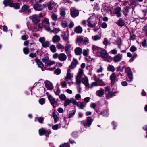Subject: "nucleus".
<instances>
[{
    "mask_svg": "<svg viewBox=\"0 0 147 147\" xmlns=\"http://www.w3.org/2000/svg\"><path fill=\"white\" fill-rule=\"evenodd\" d=\"M92 121L93 120L90 117H88L86 120L81 121V123L85 128H87L90 127Z\"/></svg>",
    "mask_w": 147,
    "mask_h": 147,
    "instance_id": "f257e3e1",
    "label": "nucleus"
},
{
    "mask_svg": "<svg viewBox=\"0 0 147 147\" xmlns=\"http://www.w3.org/2000/svg\"><path fill=\"white\" fill-rule=\"evenodd\" d=\"M88 26L90 27H94L97 24L95 18L93 16H90L88 21Z\"/></svg>",
    "mask_w": 147,
    "mask_h": 147,
    "instance_id": "f03ea898",
    "label": "nucleus"
},
{
    "mask_svg": "<svg viewBox=\"0 0 147 147\" xmlns=\"http://www.w3.org/2000/svg\"><path fill=\"white\" fill-rule=\"evenodd\" d=\"M83 75V70L80 68L79 69L78 74L76 77V84H81V78Z\"/></svg>",
    "mask_w": 147,
    "mask_h": 147,
    "instance_id": "7ed1b4c3",
    "label": "nucleus"
},
{
    "mask_svg": "<svg viewBox=\"0 0 147 147\" xmlns=\"http://www.w3.org/2000/svg\"><path fill=\"white\" fill-rule=\"evenodd\" d=\"M110 88L109 86H107L105 88V91L107 99H109L112 97L114 95V93L111 91H110Z\"/></svg>",
    "mask_w": 147,
    "mask_h": 147,
    "instance_id": "20e7f679",
    "label": "nucleus"
},
{
    "mask_svg": "<svg viewBox=\"0 0 147 147\" xmlns=\"http://www.w3.org/2000/svg\"><path fill=\"white\" fill-rule=\"evenodd\" d=\"M45 41L44 37H41L39 39V41L42 44V46L44 48H47L49 47L50 43L48 41Z\"/></svg>",
    "mask_w": 147,
    "mask_h": 147,
    "instance_id": "39448f33",
    "label": "nucleus"
},
{
    "mask_svg": "<svg viewBox=\"0 0 147 147\" xmlns=\"http://www.w3.org/2000/svg\"><path fill=\"white\" fill-rule=\"evenodd\" d=\"M42 22L45 30L48 31H50L51 29L50 27V23L49 19L47 18L44 19L42 21Z\"/></svg>",
    "mask_w": 147,
    "mask_h": 147,
    "instance_id": "423d86ee",
    "label": "nucleus"
},
{
    "mask_svg": "<svg viewBox=\"0 0 147 147\" xmlns=\"http://www.w3.org/2000/svg\"><path fill=\"white\" fill-rule=\"evenodd\" d=\"M125 71L127 74V76L129 79H130V81L133 80V73L131 68L128 67L125 68Z\"/></svg>",
    "mask_w": 147,
    "mask_h": 147,
    "instance_id": "0eeeda50",
    "label": "nucleus"
},
{
    "mask_svg": "<svg viewBox=\"0 0 147 147\" xmlns=\"http://www.w3.org/2000/svg\"><path fill=\"white\" fill-rule=\"evenodd\" d=\"M73 77V74L71 73V69L68 68L67 70L66 76L64 78V80L67 81L69 80H71Z\"/></svg>",
    "mask_w": 147,
    "mask_h": 147,
    "instance_id": "6e6552de",
    "label": "nucleus"
},
{
    "mask_svg": "<svg viewBox=\"0 0 147 147\" xmlns=\"http://www.w3.org/2000/svg\"><path fill=\"white\" fill-rule=\"evenodd\" d=\"M30 18L31 19L32 22L34 23L39 22L40 20V18L38 15L34 14L30 17Z\"/></svg>",
    "mask_w": 147,
    "mask_h": 147,
    "instance_id": "1a4fd4ad",
    "label": "nucleus"
},
{
    "mask_svg": "<svg viewBox=\"0 0 147 147\" xmlns=\"http://www.w3.org/2000/svg\"><path fill=\"white\" fill-rule=\"evenodd\" d=\"M78 63L77 60L76 59L74 58L68 68L71 69H74L76 67Z\"/></svg>",
    "mask_w": 147,
    "mask_h": 147,
    "instance_id": "9d476101",
    "label": "nucleus"
},
{
    "mask_svg": "<svg viewBox=\"0 0 147 147\" xmlns=\"http://www.w3.org/2000/svg\"><path fill=\"white\" fill-rule=\"evenodd\" d=\"M45 82V86L47 89L51 90L53 89V85L48 80H46Z\"/></svg>",
    "mask_w": 147,
    "mask_h": 147,
    "instance_id": "9b49d317",
    "label": "nucleus"
},
{
    "mask_svg": "<svg viewBox=\"0 0 147 147\" xmlns=\"http://www.w3.org/2000/svg\"><path fill=\"white\" fill-rule=\"evenodd\" d=\"M82 82L86 87L88 88L89 84L88 82V80L87 77L85 76L82 78Z\"/></svg>",
    "mask_w": 147,
    "mask_h": 147,
    "instance_id": "f8f14e48",
    "label": "nucleus"
},
{
    "mask_svg": "<svg viewBox=\"0 0 147 147\" xmlns=\"http://www.w3.org/2000/svg\"><path fill=\"white\" fill-rule=\"evenodd\" d=\"M33 8L35 10L40 11L42 10L43 7L42 5L41 4H36L34 5L33 6Z\"/></svg>",
    "mask_w": 147,
    "mask_h": 147,
    "instance_id": "ddd939ff",
    "label": "nucleus"
},
{
    "mask_svg": "<svg viewBox=\"0 0 147 147\" xmlns=\"http://www.w3.org/2000/svg\"><path fill=\"white\" fill-rule=\"evenodd\" d=\"M79 11H78L76 10L73 9H71L70 10V14L71 16L73 18L78 16L79 15Z\"/></svg>",
    "mask_w": 147,
    "mask_h": 147,
    "instance_id": "4468645a",
    "label": "nucleus"
},
{
    "mask_svg": "<svg viewBox=\"0 0 147 147\" xmlns=\"http://www.w3.org/2000/svg\"><path fill=\"white\" fill-rule=\"evenodd\" d=\"M39 133L40 135L42 136L46 134V136L47 137H48L49 134V133L48 131L43 128H41L39 130Z\"/></svg>",
    "mask_w": 147,
    "mask_h": 147,
    "instance_id": "2eb2a0df",
    "label": "nucleus"
},
{
    "mask_svg": "<svg viewBox=\"0 0 147 147\" xmlns=\"http://www.w3.org/2000/svg\"><path fill=\"white\" fill-rule=\"evenodd\" d=\"M69 36V32L67 30L64 32L63 35V39L64 41L68 42Z\"/></svg>",
    "mask_w": 147,
    "mask_h": 147,
    "instance_id": "dca6fc26",
    "label": "nucleus"
},
{
    "mask_svg": "<svg viewBox=\"0 0 147 147\" xmlns=\"http://www.w3.org/2000/svg\"><path fill=\"white\" fill-rule=\"evenodd\" d=\"M92 47L93 52L94 53L96 54L98 53H99L100 51H101V48H99L95 45H93Z\"/></svg>",
    "mask_w": 147,
    "mask_h": 147,
    "instance_id": "f3484780",
    "label": "nucleus"
},
{
    "mask_svg": "<svg viewBox=\"0 0 147 147\" xmlns=\"http://www.w3.org/2000/svg\"><path fill=\"white\" fill-rule=\"evenodd\" d=\"M48 98L51 103L53 106V108H55L56 106L54 105V104L55 102V98L51 95H49L48 96Z\"/></svg>",
    "mask_w": 147,
    "mask_h": 147,
    "instance_id": "a211bd4d",
    "label": "nucleus"
},
{
    "mask_svg": "<svg viewBox=\"0 0 147 147\" xmlns=\"http://www.w3.org/2000/svg\"><path fill=\"white\" fill-rule=\"evenodd\" d=\"M98 85L103 86L105 85V84L104 83H103L102 82V84H98V82H92L90 86L89 85L88 88L90 89H92L93 88V87L94 86H97Z\"/></svg>",
    "mask_w": 147,
    "mask_h": 147,
    "instance_id": "6ab92c4d",
    "label": "nucleus"
},
{
    "mask_svg": "<svg viewBox=\"0 0 147 147\" xmlns=\"http://www.w3.org/2000/svg\"><path fill=\"white\" fill-rule=\"evenodd\" d=\"M67 56L63 53L59 54V59L62 61H65L67 59Z\"/></svg>",
    "mask_w": 147,
    "mask_h": 147,
    "instance_id": "aec40b11",
    "label": "nucleus"
},
{
    "mask_svg": "<svg viewBox=\"0 0 147 147\" xmlns=\"http://www.w3.org/2000/svg\"><path fill=\"white\" fill-rule=\"evenodd\" d=\"M101 55V57L104 59H106L108 55L106 51L102 49H101V51L99 53Z\"/></svg>",
    "mask_w": 147,
    "mask_h": 147,
    "instance_id": "412c9836",
    "label": "nucleus"
},
{
    "mask_svg": "<svg viewBox=\"0 0 147 147\" xmlns=\"http://www.w3.org/2000/svg\"><path fill=\"white\" fill-rule=\"evenodd\" d=\"M82 52V49L79 47H77L74 49L75 54L77 55H80Z\"/></svg>",
    "mask_w": 147,
    "mask_h": 147,
    "instance_id": "4be33fe9",
    "label": "nucleus"
},
{
    "mask_svg": "<svg viewBox=\"0 0 147 147\" xmlns=\"http://www.w3.org/2000/svg\"><path fill=\"white\" fill-rule=\"evenodd\" d=\"M99 34V35H96L92 36V39L94 41H96L101 39V32H98Z\"/></svg>",
    "mask_w": 147,
    "mask_h": 147,
    "instance_id": "5701e85b",
    "label": "nucleus"
},
{
    "mask_svg": "<svg viewBox=\"0 0 147 147\" xmlns=\"http://www.w3.org/2000/svg\"><path fill=\"white\" fill-rule=\"evenodd\" d=\"M118 76V75H116L115 73H113L110 76V79L111 81V83H113L114 82L117 77Z\"/></svg>",
    "mask_w": 147,
    "mask_h": 147,
    "instance_id": "b1692460",
    "label": "nucleus"
},
{
    "mask_svg": "<svg viewBox=\"0 0 147 147\" xmlns=\"http://www.w3.org/2000/svg\"><path fill=\"white\" fill-rule=\"evenodd\" d=\"M82 31L83 30L82 28L80 26L76 27L74 29V32L77 34L81 33Z\"/></svg>",
    "mask_w": 147,
    "mask_h": 147,
    "instance_id": "393cba45",
    "label": "nucleus"
},
{
    "mask_svg": "<svg viewBox=\"0 0 147 147\" xmlns=\"http://www.w3.org/2000/svg\"><path fill=\"white\" fill-rule=\"evenodd\" d=\"M111 8L110 7L105 6L103 7L101 9L102 12H108L111 11Z\"/></svg>",
    "mask_w": 147,
    "mask_h": 147,
    "instance_id": "a878e982",
    "label": "nucleus"
},
{
    "mask_svg": "<svg viewBox=\"0 0 147 147\" xmlns=\"http://www.w3.org/2000/svg\"><path fill=\"white\" fill-rule=\"evenodd\" d=\"M60 40V36L57 35H55L52 38V41L54 43L59 41Z\"/></svg>",
    "mask_w": 147,
    "mask_h": 147,
    "instance_id": "bb28decb",
    "label": "nucleus"
},
{
    "mask_svg": "<svg viewBox=\"0 0 147 147\" xmlns=\"http://www.w3.org/2000/svg\"><path fill=\"white\" fill-rule=\"evenodd\" d=\"M104 94V90L102 89H100L96 92V95L99 97H102Z\"/></svg>",
    "mask_w": 147,
    "mask_h": 147,
    "instance_id": "cd10ccee",
    "label": "nucleus"
},
{
    "mask_svg": "<svg viewBox=\"0 0 147 147\" xmlns=\"http://www.w3.org/2000/svg\"><path fill=\"white\" fill-rule=\"evenodd\" d=\"M36 62L38 67L41 68L42 70L43 71L44 69H43V65L42 62L39 60L37 59L36 60Z\"/></svg>",
    "mask_w": 147,
    "mask_h": 147,
    "instance_id": "c85d7f7f",
    "label": "nucleus"
},
{
    "mask_svg": "<svg viewBox=\"0 0 147 147\" xmlns=\"http://www.w3.org/2000/svg\"><path fill=\"white\" fill-rule=\"evenodd\" d=\"M83 38L81 36H79L77 37L76 40V43L78 44H81L83 42Z\"/></svg>",
    "mask_w": 147,
    "mask_h": 147,
    "instance_id": "c756f323",
    "label": "nucleus"
},
{
    "mask_svg": "<svg viewBox=\"0 0 147 147\" xmlns=\"http://www.w3.org/2000/svg\"><path fill=\"white\" fill-rule=\"evenodd\" d=\"M44 120V118L42 117H37L35 118V121H38L40 123H42Z\"/></svg>",
    "mask_w": 147,
    "mask_h": 147,
    "instance_id": "7c9ffc66",
    "label": "nucleus"
},
{
    "mask_svg": "<svg viewBox=\"0 0 147 147\" xmlns=\"http://www.w3.org/2000/svg\"><path fill=\"white\" fill-rule=\"evenodd\" d=\"M114 14H116L117 17H119V7L116 8L113 12Z\"/></svg>",
    "mask_w": 147,
    "mask_h": 147,
    "instance_id": "2f4dec72",
    "label": "nucleus"
},
{
    "mask_svg": "<svg viewBox=\"0 0 147 147\" xmlns=\"http://www.w3.org/2000/svg\"><path fill=\"white\" fill-rule=\"evenodd\" d=\"M51 51L53 53H55L57 51L55 46L54 45H51L49 47Z\"/></svg>",
    "mask_w": 147,
    "mask_h": 147,
    "instance_id": "473e14b6",
    "label": "nucleus"
},
{
    "mask_svg": "<svg viewBox=\"0 0 147 147\" xmlns=\"http://www.w3.org/2000/svg\"><path fill=\"white\" fill-rule=\"evenodd\" d=\"M76 105L79 108L82 109H83L85 106L84 105L83 102H78Z\"/></svg>",
    "mask_w": 147,
    "mask_h": 147,
    "instance_id": "72a5a7b5",
    "label": "nucleus"
},
{
    "mask_svg": "<svg viewBox=\"0 0 147 147\" xmlns=\"http://www.w3.org/2000/svg\"><path fill=\"white\" fill-rule=\"evenodd\" d=\"M58 49L61 50V52L63 51L64 49V47L61 44L59 43L56 45Z\"/></svg>",
    "mask_w": 147,
    "mask_h": 147,
    "instance_id": "f704fd0d",
    "label": "nucleus"
},
{
    "mask_svg": "<svg viewBox=\"0 0 147 147\" xmlns=\"http://www.w3.org/2000/svg\"><path fill=\"white\" fill-rule=\"evenodd\" d=\"M130 8L129 6H127L124 8L123 12L125 15H126L129 12V9Z\"/></svg>",
    "mask_w": 147,
    "mask_h": 147,
    "instance_id": "c9c22d12",
    "label": "nucleus"
},
{
    "mask_svg": "<svg viewBox=\"0 0 147 147\" xmlns=\"http://www.w3.org/2000/svg\"><path fill=\"white\" fill-rule=\"evenodd\" d=\"M53 117L54 118L55 123H56L59 119V118L57 114L54 112L53 113Z\"/></svg>",
    "mask_w": 147,
    "mask_h": 147,
    "instance_id": "e433bc0d",
    "label": "nucleus"
},
{
    "mask_svg": "<svg viewBox=\"0 0 147 147\" xmlns=\"http://www.w3.org/2000/svg\"><path fill=\"white\" fill-rule=\"evenodd\" d=\"M119 61V55H117L113 57V61L115 62H117Z\"/></svg>",
    "mask_w": 147,
    "mask_h": 147,
    "instance_id": "4c0bfd02",
    "label": "nucleus"
},
{
    "mask_svg": "<svg viewBox=\"0 0 147 147\" xmlns=\"http://www.w3.org/2000/svg\"><path fill=\"white\" fill-rule=\"evenodd\" d=\"M49 57H46L43 58L42 59V61L44 63L47 64L49 60Z\"/></svg>",
    "mask_w": 147,
    "mask_h": 147,
    "instance_id": "58836bf2",
    "label": "nucleus"
},
{
    "mask_svg": "<svg viewBox=\"0 0 147 147\" xmlns=\"http://www.w3.org/2000/svg\"><path fill=\"white\" fill-rule=\"evenodd\" d=\"M65 14L66 13L65 11V9L63 8H61L60 15L61 16L64 17L65 16Z\"/></svg>",
    "mask_w": 147,
    "mask_h": 147,
    "instance_id": "ea45409f",
    "label": "nucleus"
},
{
    "mask_svg": "<svg viewBox=\"0 0 147 147\" xmlns=\"http://www.w3.org/2000/svg\"><path fill=\"white\" fill-rule=\"evenodd\" d=\"M107 69L109 71L111 72H113L115 70L114 67L111 65H109Z\"/></svg>",
    "mask_w": 147,
    "mask_h": 147,
    "instance_id": "a19ab883",
    "label": "nucleus"
},
{
    "mask_svg": "<svg viewBox=\"0 0 147 147\" xmlns=\"http://www.w3.org/2000/svg\"><path fill=\"white\" fill-rule=\"evenodd\" d=\"M52 19L54 21H56L57 19V15L55 13H53L51 16Z\"/></svg>",
    "mask_w": 147,
    "mask_h": 147,
    "instance_id": "79ce46f5",
    "label": "nucleus"
},
{
    "mask_svg": "<svg viewBox=\"0 0 147 147\" xmlns=\"http://www.w3.org/2000/svg\"><path fill=\"white\" fill-rule=\"evenodd\" d=\"M89 52V49H87L84 50L82 52V53L84 56H86L88 55Z\"/></svg>",
    "mask_w": 147,
    "mask_h": 147,
    "instance_id": "37998d69",
    "label": "nucleus"
},
{
    "mask_svg": "<svg viewBox=\"0 0 147 147\" xmlns=\"http://www.w3.org/2000/svg\"><path fill=\"white\" fill-rule=\"evenodd\" d=\"M55 62L54 61L49 60V62L46 65V66H51L55 64Z\"/></svg>",
    "mask_w": 147,
    "mask_h": 147,
    "instance_id": "c03bdc74",
    "label": "nucleus"
},
{
    "mask_svg": "<svg viewBox=\"0 0 147 147\" xmlns=\"http://www.w3.org/2000/svg\"><path fill=\"white\" fill-rule=\"evenodd\" d=\"M76 113V111L74 110L70 111V113L69 114V118H70L71 117L74 115Z\"/></svg>",
    "mask_w": 147,
    "mask_h": 147,
    "instance_id": "a18cd8bd",
    "label": "nucleus"
},
{
    "mask_svg": "<svg viewBox=\"0 0 147 147\" xmlns=\"http://www.w3.org/2000/svg\"><path fill=\"white\" fill-rule=\"evenodd\" d=\"M65 101L64 106L65 107L67 106L71 103L70 99V100L69 99H66Z\"/></svg>",
    "mask_w": 147,
    "mask_h": 147,
    "instance_id": "49530a36",
    "label": "nucleus"
},
{
    "mask_svg": "<svg viewBox=\"0 0 147 147\" xmlns=\"http://www.w3.org/2000/svg\"><path fill=\"white\" fill-rule=\"evenodd\" d=\"M60 127V124H56L52 127V128L54 130H57L59 127Z\"/></svg>",
    "mask_w": 147,
    "mask_h": 147,
    "instance_id": "de8ad7c7",
    "label": "nucleus"
},
{
    "mask_svg": "<svg viewBox=\"0 0 147 147\" xmlns=\"http://www.w3.org/2000/svg\"><path fill=\"white\" fill-rule=\"evenodd\" d=\"M59 98L62 100H65L66 98V97L63 94H62L59 96Z\"/></svg>",
    "mask_w": 147,
    "mask_h": 147,
    "instance_id": "09e8293b",
    "label": "nucleus"
},
{
    "mask_svg": "<svg viewBox=\"0 0 147 147\" xmlns=\"http://www.w3.org/2000/svg\"><path fill=\"white\" fill-rule=\"evenodd\" d=\"M29 8V7L26 5H24L22 8V10L23 12L26 11Z\"/></svg>",
    "mask_w": 147,
    "mask_h": 147,
    "instance_id": "8fccbe9b",
    "label": "nucleus"
},
{
    "mask_svg": "<svg viewBox=\"0 0 147 147\" xmlns=\"http://www.w3.org/2000/svg\"><path fill=\"white\" fill-rule=\"evenodd\" d=\"M24 53L25 54H27L29 53V49L27 47L24 48L23 49Z\"/></svg>",
    "mask_w": 147,
    "mask_h": 147,
    "instance_id": "3c124183",
    "label": "nucleus"
},
{
    "mask_svg": "<svg viewBox=\"0 0 147 147\" xmlns=\"http://www.w3.org/2000/svg\"><path fill=\"white\" fill-rule=\"evenodd\" d=\"M61 73V70L59 69L58 68L55 70L54 72V74L57 75L60 74Z\"/></svg>",
    "mask_w": 147,
    "mask_h": 147,
    "instance_id": "603ef678",
    "label": "nucleus"
},
{
    "mask_svg": "<svg viewBox=\"0 0 147 147\" xmlns=\"http://www.w3.org/2000/svg\"><path fill=\"white\" fill-rule=\"evenodd\" d=\"M89 39L86 37H85L83 38V42L84 44H86L89 42Z\"/></svg>",
    "mask_w": 147,
    "mask_h": 147,
    "instance_id": "864d4df0",
    "label": "nucleus"
},
{
    "mask_svg": "<svg viewBox=\"0 0 147 147\" xmlns=\"http://www.w3.org/2000/svg\"><path fill=\"white\" fill-rule=\"evenodd\" d=\"M10 1V0H4V1L3 3L4 4L5 7L9 5Z\"/></svg>",
    "mask_w": 147,
    "mask_h": 147,
    "instance_id": "5fc2aeb1",
    "label": "nucleus"
},
{
    "mask_svg": "<svg viewBox=\"0 0 147 147\" xmlns=\"http://www.w3.org/2000/svg\"><path fill=\"white\" fill-rule=\"evenodd\" d=\"M59 147H70L68 143H64L60 145Z\"/></svg>",
    "mask_w": 147,
    "mask_h": 147,
    "instance_id": "6e6d98bb",
    "label": "nucleus"
},
{
    "mask_svg": "<svg viewBox=\"0 0 147 147\" xmlns=\"http://www.w3.org/2000/svg\"><path fill=\"white\" fill-rule=\"evenodd\" d=\"M52 2H49L47 4L48 9L49 10H51L53 9V7H52Z\"/></svg>",
    "mask_w": 147,
    "mask_h": 147,
    "instance_id": "4d7b16f0",
    "label": "nucleus"
},
{
    "mask_svg": "<svg viewBox=\"0 0 147 147\" xmlns=\"http://www.w3.org/2000/svg\"><path fill=\"white\" fill-rule=\"evenodd\" d=\"M45 102V100L44 98H42L39 100V103L41 105H43Z\"/></svg>",
    "mask_w": 147,
    "mask_h": 147,
    "instance_id": "13d9d810",
    "label": "nucleus"
},
{
    "mask_svg": "<svg viewBox=\"0 0 147 147\" xmlns=\"http://www.w3.org/2000/svg\"><path fill=\"white\" fill-rule=\"evenodd\" d=\"M71 103H72L74 105H76L77 103V102L73 98H70Z\"/></svg>",
    "mask_w": 147,
    "mask_h": 147,
    "instance_id": "bf43d9fd",
    "label": "nucleus"
},
{
    "mask_svg": "<svg viewBox=\"0 0 147 147\" xmlns=\"http://www.w3.org/2000/svg\"><path fill=\"white\" fill-rule=\"evenodd\" d=\"M59 54L58 53H56L53 54V58L54 59H56L57 58L59 59Z\"/></svg>",
    "mask_w": 147,
    "mask_h": 147,
    "instance_id": "052dcab7",
    "label": "nucleus"
},
{
    "mask_svg": "<svg viewBox=\"0 0 147 147\" xmlns=\"http://www.w3.org/2000/svg\"><path fill=\"white\" fill-rule=\"evenodd\" d=\"M61 25L62 27L65 28L67 26V24L66 22H63L61 23Z\"/></svg>",
    "mask_w": 147,
    "mask_h": 147,
    "instance_id": "680f3d73",
    "label": "nucleus"
},
{
    "mask_svg": "<svg viewBox=\"0 0 147 147\" xmlns=\"http://www.w3.org/2000/svg\"><path fill=\"white\" fill-rule=\"evenodd\" d=\"M61 85L63 87H65L67 86L66 83L65 81L62 82H61Z\"/></svg>",
    "mask_w": 147,
    "mask_h": 147,
    "instance_id": "e2e57ef3",
    "label": "nucleus"
},
{
    "mask_svg": "<svg viewBox=\"0 0 147 147\" xmlns=\"http://www.w3.org/2000/svg\"><path fill=\"white\" fill-rule=\"evenodd\" d=\"M103 44L105 46H107L108 44V40L106 38H104V40L103 41Z\"/></svg>",
    "mask_w": 147,
    "mask_h": 147,
    "instance_id": "0e129e2a",
    "label": "nucleus"
},
{
    "mask_svg": "<svg viewBox=\"0 0 147 147\" xmlns=\"http://www.w3.org/2000/svg\"><path fill=\"white\" fill-rule=\"evenodd\" d=\"M28 38V36L27 35H24L22 36L21 38L22 40H27Z\"/></svg>",
    "mask_w": 147,
    "mask_h": 147,
    "instance_id": "69168bd1",
    "label": "nucleus"
},
{
    "mask_svg": "<svg viewBox=\"0 0 147 147\" xmlns=\"http://www.w3.org/2000/svg\"><path fill=\"white\" fill-rule=\"evenodd\" d=\"M107 26V24L105 22H103L101 24V27L103 28H105Z\"/></svg>",
    "mask_w": 147,
    "mask_h": 147,
    "instance_id": "338daca9",
    "label": "nucleus"
},
{
    "mask_svg": "<svg viewBox=\"0 0 147 147\" xmlns=\"http://www.w3.org/2000/svg\"><path fill=\"white\" fill-rule=\"evenodd\" d=\"M136 49L135 47L133 46L131 47L130 50L131 52H133L136 50Z\"/></svg>",
    "mask_w": 147,
    "mask_h": 147,
    "instance_id": "774afa93",
    "label": "nucleus"
}]
</instances>
